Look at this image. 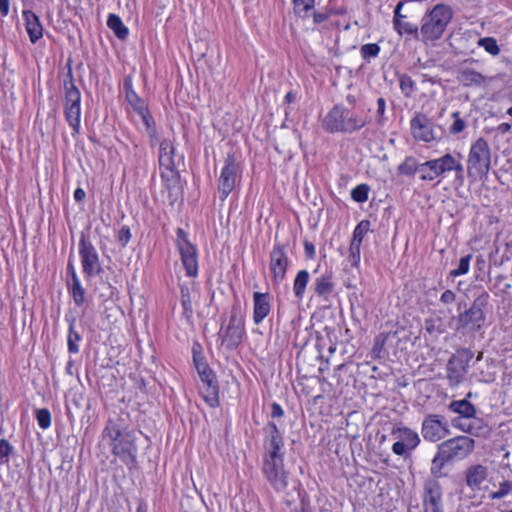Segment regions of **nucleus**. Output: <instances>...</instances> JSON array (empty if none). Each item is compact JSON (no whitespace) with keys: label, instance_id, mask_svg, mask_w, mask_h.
Wrapping results in <instances>:
<instances>
[{"label":"nucleus","instance_id":"nucleus-1","mask_svg":"<svg viewBox=\"0 0 512 512\" xmlns=\"http://www.w3.org/2000/svg\"><path fill=\"white\" fill-rule=\"evenodd\" d=\"M263 449V474L276 492H283L288 486V472L284 468V439L274 421H268L263 427Z\"/></svg>","mask_w":512,"mask_h":512},{"label":"nucleus","instance_id":"nucleus-2","mask_svg":"<svg viewBox=\"0 0 512 512\" xmlns=\"http://www.w3.org/2000/svg\"><path fill=\"white\" fill-rule=\"evenodd\" d=\"M103 436L111 441L113 455L119 457L129 470L137 468V435L128 429L126 418L122 415L109 417Z\"/></svg>","mask_w":512,"mask_h":512},{"label":"nucleus","instance_id":"nucleus-3","mask_svg":"<svg viewBox=\"0 0 512 512\" xmlns=\"http://www.w3.org/2000/svg\"><path fill=\"white\" fill-rule=\"evenodd\" d=\"M489 301V293L483 290L463 311H460L461 304H458L459 313L457 315L452 314L448 309L450 322L455 323V332L463 336H474L476 333H480L486 325Z\"/></svg>","mask_w":512,"mask_h":512},{"label":"nucleus","instance_id":"nucleus-4","mask_svg":"<svg viewBox=\"0 0 512 512\" xmlns=\"http://www.w3.org/2000/svg\"><path fill=\"white\" fill-rule=\"evenodd\" d=\"M368 121L344 104H336L322 121L328 133L352 134L367 125Z\"/></svg>","mask_w":512,"mask_h":512},{"label":"nucleus","instance_id":"nucleus-5","mask_svg":"<svg viewBox=\"0 0 512 512\" xmlns=\"http://www.w3.org/2000/svg\"><path fill=\"white\" fill-rule=\"evenodd\" d=\"M453 18V10L447 4H436L421 19L419 41L423 43L439 40Z\"/></svg>","mask_w":512,"mask_h":512},{"label":"nucleus","instance_id":"nucleus-6","mask_svg":"<svg viewBox=\"0 0 512 512\" xmlns=\"http://www.w3.org/2000/svg\"><path fill=\"white\" fill-rule=\"evenodd\" d=\"M459 159H456L452 154L446 153L443 156L427 160L420 164V180L433 181L446 173L454 171V183L458 186L464 184V166L461 163L462 155L457 153Z\"/></svg>","mask_w":512,"mask_h":512},{"label":"nucleus","instance_id":"nucleus-7","mask_svg":"<svg viewBox=\"0 0 512 512\" xmlns=\"http://www.w3.org/2000/svg\"><path fill=\"white\" fill-rule=\"evenodd\" d=\"M72 60L68 59L66 63L67 74L63 80L64 90V115L68 124L73 129L74 133L80 131V115H81V93L75 85L73 71H72Z\"/></svg>","mask_w":512,"mask_h":512},{"label":"nucleus","instance_id":"nucleus-8","mask_svg":"<svg viewBox=\"0 0 512 512\" xmlns=\"http://www.w3.org/2000/svg\"><path fill=\"white\" fill-rule=\"evenodd\" d=\"M245 335V319L242 314L240 302L237 300L231 307L228 324L224 327L221 325L218 336L221 343L227 349H236L243 341Z\"/></svg>","mask_w":512,"mask_h":512},{"label":"nucleus","instance_id":"nucleus-9","mask_svg":"<svg viewBox=\"0 0 512 512\" xmlns=\"http://www.w3.org/2000/svg\"><path fill=\"white\" fill-rule=\"evenodd\" d=\"M491 168V150L484 138H478L470 147L467 159V173L469 177L482 178Z\"/></svg>","mask_w":512,"mask_h":512},{"label":"nucleus","instance_id":"nucleus-10","mask_svg":"<svg viewBox=\"0 0 512 512\" xmlns=\"http://www.w3.org/2000/svg\"><path fill=\"white\" fill-rule=\"evenodd\" d=\"M474 352L469 348H461L456 351L447 362V379L450 386L461 384L470 366Z\"/></svg>","mask_w":512,"mask_h":512},{"label":"nucleus","instance_id":"nucleus-11","mask_svg":"<svg viewBox=\"0 0 512 512\" xmlns=\"http://www.w3.org/2000/svg\"><path fill=\"white\" fill-rule=\"evenodd\" d=\"M79 256L83 274L87 279L102 272L98 252L84 232L81 233L79 239Z\"/></svg>","mask_w":512,"mask_h":512},{"label":"nucleus","instance_id":"nucleus-12","mask_svg":"<svg viewBox=\"0 0 512 512\" xmlns=\"http://www.w3.org/2000/svg\"><path fill=\"white\" fill-rule=\"evenodd\" d=\"M176 243L186 275L196 277L198 274L197 248L189 241L187 232L182 228L176 230Z\"/></svg>","mask_w":512,"mask_h":512},{"label":"nucleus","instance_id":"nucleus-13","mask_svg":"<svg viewBox=\"0 0 512 512\" xmlns=\"http://www.w3.org/2000/svg\"><path fill=\"white\" fill-rule=\"evenodd\" d=\"M437 448L454 464L456 461L465 459L473 452L475 441L468 436H456L440 443Z\"/></svg>","mask_w":512,"mask_h":512},{"label":"nucleus","instance_id":"nucleus-14","mask_svg":"<svg viewBox=\"0 0 512 512\" xmlns=\"http://www.w3.org/2000/svg\"><path fill=\"white\" fill-rule=\"evenodd\" d=\"M239 171L240 167L235 154L228 153L225 158L224 167L222 168L220 177L218 179L217 188L221 201H224L234 190Z\"/></svg>","mask_w":512,"mask_h":512},{"label":"nucleus","instance_id":"nucleus-15","mask_svg":"<svg viewBox=\"0 0 512 512\" xmlns=\"http://www.w3.org/2000/svg\"><path fill=\"white\" fill-rule=\"evenodd\" d=\"M421 433L424 440L437 442L450 434L448 421L443 415L428 414L423 419Z\"/></svg>","mask_w":512,"mask_h":512},{"label":"nucleus","instance_id":"nucleus-16","mask_svg":"<svg viewBox=\"0 0 512 512\" xmlns=\"http://www.w3.org/2000/svg\"><path fill=\"white\" fill-rule=\"evenodd\" d=\"M392 435L398 439L392 446V451L397 456H407L420 443L418 433L405 426L394 428Z\"/></svg>","mask_w":512,"mask_h":512},{"label":"nucleus","instance_id":"nucleus-17","mask_svg":"<svg viewBox=\"0 0 512 512\" xmlns=\"http://www.w3.org/2000/svg\"><path fill=\"white\" fill-rule=\"evenodd\" d=\"M423 512H444L443 489L436 480H425L422 494Z\"/></svg>","mask_w":512,"mask_h":512},{"label":"nucleus","instance_id":"nucleus-18","mask_svg":"<svg viewBox=\"0 0 512 512\" xmlns=\"http://www.w3.org/2000/svg\"><path fill=\"white\" fill-rule=\"evenodd\" d=\"M290 262L286 253V245L276 242L270 252L269 264L275 283H281L285 279Z\"/></svg>","mask_w":512,"mask_h":512},{"label":"nucleus","instance_id":"nucleus-19","mask_svg":"<svg viewBox=\"0 0 512 512\" xmlns=\"http://www.w3.org/2000/svg\"><path fill=\"white\" fill-rule=\"evenodd\" d=\"M202 385L200 386V393L204 401L212 408L220 405L219 400V383L214 371L200 375Z\"/></svg>","mask_w":512,"mask_h":512},{"label":"nucleus","instance_id":"nucleus-20","mask_svg":"<svg viewBox=\"0 0 512 512\" xmlns=\"http://www.w3.org/2000/svg\"><path fill=\"white\" fill-rule=\"evenodd\" d=\"M431 120L423 113H417L410 122L412 135L415 139L431 142L438 137L434 134Z\"/></svg>","mask_w":512,"mask_h":512},{"label":"nucleus","instance_id":"nucleus-21","mask_svg":"<svg viewBox=\"0 0 512 512\" xmlns=\"http://www.w3.org/2000/svg\"><path fill=\"white\" fill-rule=\"evenodd\" d=\"M425 330L430 335H442L450 328L455 327V323L450 322V316L446 318L445 310H438L435 316L425 319Z\"/></svg>","mask_w":512,"mask_h":512},{"label":"nucleus","instance_id":"nucleus-22","mask_svg":"<svg viewBox=\"0 0 512 512\" xmlns=\"http://www.w3.org/2000/svg\"><path fill=\"white\" fill-rule=\"evenodd\" d=\"M161 179L168 191V198L174 203L182 195V187L180 184V174L177 169L161 170Z\"/></svg>","mask_w":512,"mask_h":512},{"label":"nucleus","instance_id":"nucleus-23","mask_svg":"<svg viewBox=\"0 0 512 512\" xmlns=\"http://www.w3.org/2000/svg\"><path fill=\"white\" fill-rule=\"evenodd\" d=\"M271 295L266 292L253 293V322L260 324L270 313L271 310Z\"/></svg>","mask_w":512,"mask_h":512},{"label":"nucleus","instance_id":"nucleus-24","mask_svg":"<svg viewBox=\"0 0 512 512\" xmlns=\"http://www.w3.org/2000/svg\"><path fill=\"white\" fill-rule=\"evenodd\" d=\"M488 477V467L482 464L469 466L465 471L466 485L472 490H480L482 483Z\"/></svg>","mask_w":512,"mask_h":512},{"label":"nucleus","instance_id":"nucleus-25","mask_svg":"<svg viewBox=\"0 0 512 512\" xmlns=\"http://www.w3.org/2000/svg\"><path fill=\"white\" fill-rule=\"evenodd\" d=\"M452 465L453 463L450 459L437 448V451L431 460L430 474L432 478L430 480H436L439 482V479L448 477L449 467Z\"/></svg>","mask_w":512,"mask_h":512},{"label":"nucleus","instance_id":"nucleus-26","mask_svg":"<svg viewBox=\"0 0 512 512\" xmlns=\"http://www.w3.org/2000/svg\"><path fill=\"white\" fill-rule=\"evenodd\" d=\"M25 20V28L29 35L30 41L34 44L43 36V26L39 17L31 10L23 11Z\"/></svg>","mask_w":512,"mask_h":512},{"label":"nucleus","instance_id":"nucleus-27","mask_svg":"<svg viewBox=\"0 0 512 512\" xmlns=\"http://www.w3.org/2000/svg\"><path fill=\"white\" fill-rule=\"evenodd\" d=\"M175 148L170 140L164 139L159 147V166L161 170L176 169L174 161Z\"/></svg>","mask_w":512,"mask_h":512},{"label":"nucleus","instance_id":"nucleus-28","mask_svg":"<svg viewBox=\"0 0 512 512\" xmlns=\"http://www.w3.org/2000/svg\"><path fill=\"white\" fill-rule=\"evenodd\" d=\"M313 289L317 296L327 299L334 290L331 275L324 274L316 278L313 284Z\"/></svg>","mask_w":512,"mask_h":512},{"label":"nucleus","instance_id":"nucleus-29","mask_svg":"<svg viewBox=\"0 0 512 512\" xmlns=\"http://www.w3.org/2000/svg\"><path fill=\"white\" fill-rule=\"evenodd\" d=\"M449 409L459 414V417L470 419L476 414L475 406L467 399L454 400L449 404Z\"/></svg>","mask_w":512,"mask_h":512},{"label":"nucleus","instance_id":"nucleus-30","mask_svg":"<svg viewBox=\"0 0 512 512\" xmlns=\"http://www.w3.org/2000/svg\"><path fill=\"white\" fill-rule=\"evenodd\" d=\"M107 26L114 32L116 37L120 40H125L129 34L128 28L124 25L121 18L116 14H109L107 19Z\"/></svg>","mask_w":512,"mask_h":512},{"label":"nucleus","instance_id":"nucleus-31","mask_svg":"<svg viewBox=\"0 0 512 512\" xmlns=\"http://www.w3.org/2000/svg\"><path fill=\"white\" fill-rule=\"evenodd\" d=\"M309 279L310 275L307 270H300L297 273L293 283V292L298 300H302L304 298L305 289L307 287Z\"/></svg>","mask_w":512,"mask_h":512},{"label":"nucleus","instance_id":"nucleus-32","mask_svg":"<svg viewBox=\"0 0 512 512\" xmlns=\"http://www.w3.org/2000/svg\"><path fill=\"white\" fill-rule=\"evenodd\" d=\"M420 164L417 159L413 156H407L404 161L398 165L397 173L399 175H405L413 177L416 173H420Z\"/></svg>","mask_w":512,"mask_h":512},{"label":"nucleus","instance_id":"nucleus-33","mask_svg":"<svg viewBox=\"0 0 512 512\" xmlns=\"http://www.w3.org/2000/svg\"><path fill=\"white\" fill-rule=\"evenodd\" d=\"M471 421L467 424L466 433L480 437L487 436L490 432L488 424L482 419L475 417L470 418Z\"/></svg>","mask_w":512,"mask_h":512},{"label":"nucleus","instance_id":"nucleus-34","mask_svg":"<svg viewBox=\"0 0 512 512\" xmlns=\"http://www.w3.org/2000/svg\"><path fill=\"white\" fill-rule=\"evenodd\" d=\"M458 79L464 86L468 87L474 85L480 86L485 81L484 76L473 69H465L461 71Z\"/></svg>","mask_w":512,"mask_h":512},{"label":"nucleus","instance_id":"nucleus-35","mask_svg":"<svg viewBox=\"0 0 512 512\" xmlns=\"http://www.w3.org/2000/svg\"><path fill=\"white\" fill-rule=\"evenodd\" d=\"M67 321L69 322V331L67 339L68 351L70 353L76 354L79 352L78 342L81 341L82 337L80 333L75 330V317L67 318Z\"/></svg>","mask_w":512,"mask_h":512},{"label":"nucleus","instance_id":"nucleus-36","mask_svg":"<svg viewBox=\"0 0 512 512\" xmlns=\"http://www.w3.org/2000/svg\"><path fill=\"white\" fill-rule=\"evenodd\" d=\"M67 287L75 305L78 307L82 306L85 302V289L82 287L80 279L75 281L67 280Z\"/></svg>","mask_w":512,"mask_h":512},{"label":"nucleus","instance_id":"nucleus-37","mask_svg":"<svg viewBox=\"0 0 512 512\" xmlns=\"http://www.w3.org/2000/svg\"><path fill=\"white\" fill-rule=\"evenodd\" d=\"M180 293H181V304L183 307L182 314L186 319H189L193 314L192 300H191V294H190L189 287L187 285H181Z\"/></svg>","mask_w":512,"mask_h":512},{"label":"nucleus","instance_id":"nucleus-38","mask_svg":"<svg viewBox=\"0 0 512 512\" xmlns=\"http://www.w3.org/2000/svg\"><path fill=\"white\" fill-rule=\"evenodd\" d=\"M370 226L371 222L369 220L360 221L353 231L351 242L356 243L357 245H361L364 237L370 229Z\"/></svg>","mask_w":512,"mask_h":512},{"label":"nucleus","instance_id":"nucleus-39","mask_svg":"<svg viewBox=\"0 0 512 512\" xmlns=\"http://www.w3.org/2000/svg\"><path fill=\"white\" fill-rule=\"evenodd\" d=\"M315 0H293L294 13L299 17H306L314 7Z\"/></svg>","mask_w":512,"mask_h":512},{"label":"nucleus","instance_id":"nucleus-40","mask_svg":"<svg viewBox=\"0 0 512 512\" xmlns=\"http://www.w3.org/2000/svg\"><path fill=\"white\" fill-rule=\"evenodd\" d=\"M472 259V255L468 254L460 258L457 268L450 271V276L453 278L465 275L469 272L470 269V261Z\"/></svg>","mask_w":512,"mask_h":512},{"label":"nucleus","instance_id":"nucleus-41","mask_svg":"<svg viewBox=\"0 0 512 512\" xmlns=\"http://www.w3.org/2000/svg\"><path fill=\"white\" fill-rule=\"evenodd\" d=\"M380 50L377 43H368L361 46L360 53L366 62H370L371 58H376L379 55Z\"/></svg>","mask_w":512,"mask_h":512},{"label":"nucleus","instance_id":"nucleus-42","mask_svg":"<svg viewBox=\"0 0 512 512\" xmlns=\"http://www.w3.org/2000/svg\"><path fill=\"white\" fill-rule=\"evenodd\" d=\"M478 45L483 47L486 52L493 56H496L500 53V48L497 44V41L493 37L480 38L478 40Z\"/></svg>","mask_w":512,"mask_h":512},{"label":"nucleus","instance_id":"nucleus-43","mask_svg":"<svg viewBox=\"0 0 512 512\" xmlns=\"http://www.w3.org/2000/svg\"><path fill=\"white\" fill-rule=\"evenodd\" d=\"M370 187L367 184H359L351 191V198L358 202L363 203L367 201Z\"/></svg>","mask_w":512,"mask_h":512},{"label":"nucleus","instance_id":"nucleus-44","mask_svg":"<svg viewBox=\"0 0 512 512\" xmlns=\"http://www.w3.org/2000/svg\"><path fill=\"white\" fill-rule=\"evenodd\" d=\"M399 85H400V89H401L402 93L406 97H411V95L415 91V82L407 74L400 75Z\"/></svg>","mask_w":512,"mask_h":512},{"label":"nucleus","instance_id":"nucleus-45","mask_svg":"<svg viewBox=\"0 0 512 512\" xmlns=\"http://www.w3.org/2000/svg\"><path fill=\"white\" fill-rule=\"evenodd\" d=\"M387 338L388 336L386 334L381 333L374 339V344L371 350V356L374 359H380L382 357L381 354L384 349Z\"/></svg>","mask_w":512,"mask_h":512},{"label":"nucleus","instance_id":"nucleus-46","mask_svg":"<svg viewBox=\"0 0 512 512\" xmlns=\"http://www.w3.org/2000/svg\"><path fill=\"white\" fill-rule=\"evenodd\" d=\"M512 491V482L505 480L500 483L499 489L489 494L491 500H499L507 496Z\"/></svg>","mask_w":512,"mask_h":512},{"label":"nucleus","instance_id":"nucleus-47","mask_svg":"<svg viewBox=\"0 0 512 512\" xmlns=\"http://www.w3.org/2000/svg\"><path fill=\"white\" fill-rule=\"evenodd\" d=\"M361 258V245L351 242L349 247L348 262L352 267H358Z\"/></svg>","mask_w":512,"mask_h":512},{"label":"nucleus","instance_id":"nucleus-48","mask_svg":"<svg viewBox=\"0 0 512 512\" xmlns=\"http://www.w3.org/2000/svg\"><path fill=\"white\" fill-rule=\"evenodd\" d=\"M36 419L42 429H47L51 425V413L46 408L36 410Z\"/></svg>","mask_w":512,"mask_h":512},{"label":"nucleus","instance_id":"nucleus-49","mask_svg":"<svg viewBox=\"0 0 512 512\" xmlns=\"http://www.w3.org/2000/svg\"><path fill=\"white\" fill-rule=\"evenodd\" d=\"M452 117L454 119V122L450 126L449 131L451 134L456 135L461 133L465 129L466 122L460 117L459 111L453 112Z\"/></svg>","mask_w":512,"mask_h":512},{"label":"nucleus","instance_id":"nucleus-50","mask_svg":"<svg viewBox=\"0 0 512 512\" xmlns=\"http://www.w3.org/2000/svg\"><path fill=\"white\" fill-rule=\"evenodd\" d=\"M12 451V445L6 439H0V464L9 462V456Z\"/></svg>","mask_w":512,"mask_h":512},{"label":"nucleus","instance_id":"nucleus-51","mask_svg":"<svg viewBox=\"0 0 512 512\" xmlns=\"http://www.w3.org/2000/svg\"><path fill=\"white\" fill-rule=\"evenodd\" d=\"M125 98L135 112L140 111L141 108L147 107L146 102L136 92L130 93L125 96Z\"/></svg>","mask_w":512,"mask_h":512},{"label":"nucleus","instance_id":"nucleus-52","mask_svg":"<svg viewBox=\"0 0 512 512\" xmlns=\"http://www.w3.org/2000/svg\"><path fill=\"white\" fill-rule=\"evenodd\" d=\"M486 266H487V263H486V260L484 259V257L482 255H478L476 257L475 265H474L476 280L482 281L484 279L485 272H486L485 271Z\"/></svg>","mask_w":512,"mask_h":512},{"label":"nucleus","instance_id":"nucleus-53","mask_svg":"<svg viewBox=\"0 0 512 512\" xmlns=\"http://www.w3.org/2000/svg\"><path fill=\"white\" fill-rule=\"evenodd\" d=\"M386 101L383 97L377 99L376 122L379 126H383L386 122L385 117Z\"/></svg>","mask_w":512,"mask_h":512},{"label":"nucleus","instance_id":"nucleus-54","mask_svg":"<svg viewBox=\"0 0 512 512\" xmlns=\"http://www.w3.org/2000/svg\"><path fill=\"white\" fill-rule=\"evenodd\" d=\"M137 113L140 115L144 125L146 126V129L150 130L154 125V120L148 109V106L145 108H141L140 111H138Z\"/></svg>","mask_w":512,"mask_h":512},{"label":"nucleus","instance_id":"nucleus-55","mask_svg":"<svg viewBox=\"0 0 512 512\" xmlns=\"http://www.w3.org/2000/svg\"><path fill=\"white\" fill-rule=\"evenodd\" d=\"M457 295L454 291L446 289L440 296V302L444 305H451L456 301Z\"/></svg>","mask_w":512,"mask_h":512},{"label":"nucleus","instance_id":"nucleus-56","mask_svg":"<svg viewBox=\"0 0 512 512\" xmlns=\"http://www.w3.org/2000/svg\"><path fill=\"white\" fill-rule=\"evenodd\" d=\"M131 238V232L128 226H123L118 233V242L124 247Z\"/></svg>","mask_w":512,"mask_h":512},{"label":"nucleus","instance_id":"nucleus-57","mask_svg":"<svg viewBox=\"0 0 512 512\" xmlns=\"http://www.w3.org/2000/svg\"><path fill=\"white\" fill-rule=\"evenodd\" d=\"M303 244L306 258L313 259L316 254L314 244L308 240H304Z\"/></svg>","mask_w":512,"mask_h":512},{"label":"nucleus","instance_id":"nucleus-58","mask_svg":"<svg viewBox=\"0 0 512 512\" xmlns=\"http://www.w3.org/2000/svg\"><path fill=\"white\" fill-rule=\"evenodd\" d=\"M67 276H68L67 280H70V281H75V280L79 279L71 257L69 258L68 263H67Z\"/></svg>","mask_w":512,"mask_h":512},{"label":"nucleus","instance_id":"nucleus-59","mask_svg":"<svg viewBox=\"0 0 512 512\" xmlns=\"http://www.w3.org/2000/svg\"><path fill=\"white\" fill-rule=\"evenodd\" d=\"M271 417L273 419L281 418L284 415V410L277 402L271 403Z\"/></svg>","mask_w":512,"mask_h":512},{"label":"nucleus","instance_id":"nucleus-60","mask_svg":"<svg viewBox=\"0 0 512 512\" xmlns=\"http://www.w3.org/2000/svg\"><path fill=\"white\" fill-rule=\"evenodd\" d=\"M123 89H124V92H125V96L129 95L130 93H134L136 92L134 89H133V85H132V77L130 75L126 76L124 78V81H123Z\"/></svg>","mask_w":512,"mask_h":512},{"label":"nucleus","instance_id":"nucleus-61","mask_svg":"<svg viewBox=\"0 0 512 512\" xmlns=\"http://www.w3.org/2000/svg\"><path fill=\"white\" fill-rule=\"evenodd\" d=\"M329 18V13L327 12H314L313 13V22L315 24H321L325 22Z\"/></svg>","mask_w":512,"mask_h":512},{"label":"nucleus","instance_id":"nucleus-62","mask_svg":"<svg viewBox=\"0 0 512 512\" xmlns=\"http://www.w3.org/2000/svg\"><path fill=\"white\" fill-rule=\"evenodd\" d=\"M9 6L10 1L9 0H0V14L2 16H7L9 13Z\"/></svg>","mask_w":512,"mask_h":512},{"label":"nucleus","instance_id":"nucleus-63","mask_svg":"<svg viewBox=\"0 0 512 512\" xmlns=\"http://www.w3.org/2000/svg\"><path fill=\"white\" fill-rule=\"evenodd\" d=\"M462 418L463 417H455L453 420H452V425L456 428H459L461 429L462 431L466 432V429H467V424L463 423L462 422Z\"/></svg>","mask_w":512,"mask_h":512},{"label":"nucleus","instance_id":"nucleus-64","mask_svg":"<svg viewBox=\"0 0 512 512\" xmlns=\"http://www.w3.org/2000/svg\"><path fill=\"white\" fill-rule=\"evenodd\" d=\"M197 372H198V375H203V374H206L208 373V371H213L209 365L207 364V362L205 363H200V365H197L195 366Z\"/></svg>","mask_w":512,"mask_h":512}]
</instances>
